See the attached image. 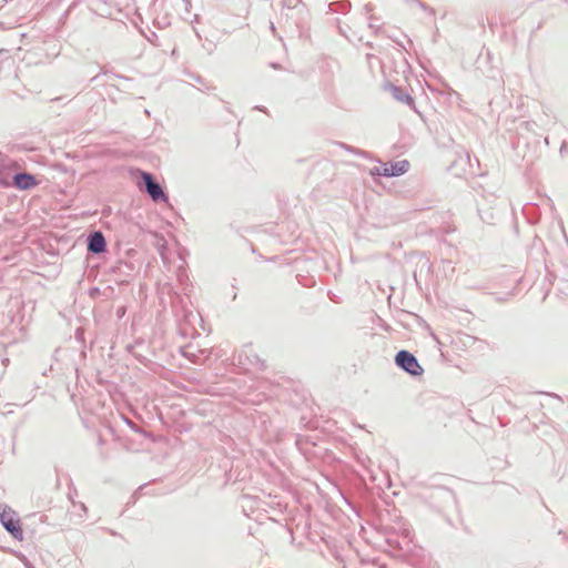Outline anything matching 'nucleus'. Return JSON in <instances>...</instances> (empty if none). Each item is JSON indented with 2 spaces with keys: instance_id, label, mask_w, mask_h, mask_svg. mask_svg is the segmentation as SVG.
I'll return each instance as SVG.
<instances>
[{
  "instance_id": "4",
  "label": "nucleus",
  "mask_w": 568,
  "mask_h": 568,
  "mask_svg": "<svg viewBox=\"0 0 568 568\" xmlns=\"http://www.w3.org/2000/svg\"><path fill=\"white\" fill-rule=\"evenodd\" d=\"M141 175L145 183L146 191H148L149 195L152 197V200L153 201L162 200V201L166 202L168 196L163 192L162 187L153 181L152 175L146 172H142Z\"/></svg>"
},
{
  "instance_id": "7",
  "label": "nucleus",
  "mask_w": 568,
  "mask_h": 568,
  "mask_svg": "<svg viewBox=\"0 0 568 568\" xmlns=\"http://www.w3.org/2000/svg\"><path fill=\"white\" fill-rule=\"evenodd\" d=\"M399 100H402L403 102H406L407 104H412L413 103V99L409 95H407V94L400 97Z\"/></svg>"
},
{
  "instance_id": "2",
  "label": "nucleus",
  "mask_w": 568,
  "mask_h": 568,
  "mask_svg": "<svg viewBox=\"0 0 568 568\" xmlns=\"http://www.w3.org/2000/svg\"><path fill=\"white\" fill-rule=\"evenodd\" d=\"M0 521L3 527L17 539H22L23 530L21 528L20 519L14 510L4 507L0 511Z\"/></svg>"
},
{
  "instance_id": "5",
  "label": "nucleus",
  "mask_w": 568,
  "mask_h": 568,
  "mask_svg": "<svg viewBox=\"0 0 568 568\" xmlns=\"http://www.w3.org/2000/svg\"><path fill=\"white\" fill-rule=\"evenodd\" d=\"M13 184L20 190H29L34 187L38 182L36 178L29 173H19L13 176Z\"/></svg>"
},
{
  "instance_id": "6",
  "label": "nucleus",
  "mask_w": 568,
  "mask_h": 568,
  "mask_svg": "<svg viewBox=\"0 0 568 568\" xmlns=\"http://www.w3.org/2000/svg\"><path fill=\"white\" fill-rule=\"evenodd\" d=\"M105 240L101 232H95L90 236L88 248L93 253H102L105 251Z\"/></svg>"
},
{
  "instance_id": "3",
  "label": "nucleus",
  "mask_w": 568,
  "mask_h": 568,
  "mask_svg": "<svg viewBox=\"0 0 568 568\" xmlns=\"http://www.w3.org/2000/svg\"><path fill=\"white\" fill-rule=\"evenodd\" d=\"M396 364L410 375L418 376L423 373V367L416 357L407 351H400L395 357Z\"/></svg>"
},
{
  "instance_id": "1",
  "label": "nucleus",
  "mask_w": 568,
  "mask_h": 568,
  "mask_svg": "<svg viewBox=\"0 0 568 568\" xmlns=\"http://www.w3.org/2000/svg\"><path fill=\"white\" fill-rule=\"evenodd\" d=\"M410 164L407 160L396 161L394 163H382L377 166H374L371 170L372 175H383V176H399L406 173L409 169Z\"/></svg>"
}]
</instances>
